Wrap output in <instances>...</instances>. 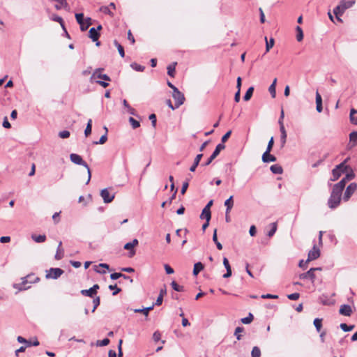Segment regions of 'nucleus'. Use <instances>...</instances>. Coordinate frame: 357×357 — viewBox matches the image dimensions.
<instances>
[{
	"mask_svg": "<svg viewBox=\"0 0 357 357\" xmlns=\"http://www.w3.org/2000/svg\"><path fill=\"white\" fill-rule=\"evenodd\" d=\"M204 268V264L202 262H197L194 265L193 275L197 276Z\"/></svg>",
	"mask_w": 357,
	"mask_h": 357,
	"instance_id": "6ab92c4d",
	"label": "nucleus"
},
{
	"mask_svg": "<svg viewBox=\"0 0 357 357\" xmlns=\"http://www.w3.org/2000/svg\"><path fill=\"white\" fill-rule=\"evenodd\" d=\"M322 319H319V318H316L314 320V325L317 329V331L318 332H319L321 331V328L322 327Z\"/></svg>",
	"mask_w": 357,
	"mask_h": 357,
	"instance_id": "c03bdc74",
	"label": "nucleus"
},
{
	"mask_svg": "<svg viewBox=\"0 0 357 357\" xmlns=\"http://www.w3.org/2000/svg\"><path fill=\"white\" fill-rule=\"evenodd\" d=\"M339 312L342 315L350 317L352 314L351 307L349 305H346V304L342 305L340 306Z\"/></svg>",
	"mask_w": 357,
	"mask_h": 357,
	"instance_id": "f8f14e48",
	"label": "nucleus"
},
{
	"mask_svg": "<svg viewBox=\"0 0 357 357\" xmlns=\"http://www.w3.org/2000/svg\"><path fill=\"white\" fill-rule=\"evenodd\" d=\"M54 1H56L58 3L54 6L56 10H61L62 8H68V4L66 2V0H53Z\"/></svg>",
	"mask_w": 357,
	"mask_h": 357,
	"instance_id": "5701e85b",
	"label": "nucleus"
},
{
	"mask_svg": "<svg viewBox=\"0 0 357 357\" xmlns=\"http://www.w3.org/2000/svg\"><path fill=\"white\" fill-rule=\"evenodd\" d=\"M31 238L36 243H43L45 242L46 240V236L45 235H32Z\"/></svg>",
	"mask_w": 357,
	"mask_h": 357,
	"instance_id": "f704fd0d",
	"label": "nucleus"
},
{
	"mask_svg": "<svg viewBox=\"0 0 357 357\" xmlns=\"http://www.w3.org/2000/svg\"><path fill=\"white\" fill-rule=\"evenodd\" d=\"M99 289V285L96 284L89 289H84L81 291V294L84 296L89 297H93L96 294L97 290Z\"/></svg>",
	"mask_w": 357,
	"mask_h": 357,
	"instance_id": "9b49d317",
	"label": "nucleus"
},
{
	"mask_svg": "<svg viewBox=\"0 0 357 357\" xmlns=\"http://www.w3.org/2000/svg\"><path fill=\"white\" fill-rule=\"evenodd\" d=\"M340 3L343 9L346 10L355 3V0H342Z\"/></svg>",
	"mask_w": 357,
	"mask_h": 357,
	"instance_id": "412c9836",
	"label": "nucleus"
},
{
	"mask_svg": "<svg viewBox=\"0 0 357 357\" xmlns=\"http://www.w3.org/2000/svg\"><path fill=\"white\" fill-rule=\"evenodd\" d=\"M27 283L28 281L26 280V278H23V281L22 282V283L15 284L13 287L14 288L17 289L20 291L26 290L30 287V286H26Z\"/></svg>",
	"mask_w": 357,
	"mask_h": 357,
	"instance_id": "f3484780",
	"label": "nucleus"
},
{
	"mask_svg": "<svg viewBox=\"0 0 357 357\" xmlns=\"http://www.w3.org/2000/svg\"><path fill=\"white\" fill-rule=\"evenodd\" d=\"M107 139V134H105L102 136H101V137L100 138L98 142H94V144H103L106 142Z\"/></svg>",
	"mask_w": 357,
	"mask_h": 357,
	"instance_id": "69168bd1",
	"label": "nucleus"
},
{
	"mask_svg": "<svg viewBox=\"0 0 357 357\" xmlns=\"http://www.w3.org/2000/svg\"><path fill=\"white\" fill-rule=\"evenodd\" d=\"M61 245H62V242L60 241L59 243V245H58V248H57V250H56V253L54 256V258L56 259V260H60L63 258V250L61 248Z\"/></svg>",
	"mask_w": 357,
	"mask_h": 357,
	"instance_id": "393cba45",
	"label": "nucleus"
},
{
	"mask_svg": "<svg viewBox=\"0 0 357 357\" xmlns=\"http://www.w3.org/2000/svg\"><path fill=\"white\" fill-rule=\"evenodd\" d=\"M92 24V20L91 17H86L84 20L83 24L80 25V30L82 31H84L88 29V28Z\"/></svg>",
	"mask_w": 357,
	"mask_h": 357,
	"instance_id": "aec40b11",
	"label": "nucleus"
},
{
	"mask_svg": "<svg viewBox=\"0 0 357 357\" xmlns=\"http://www.w3.org/2000/svg\"><path fill=\"white\" fill-rule=\"evenodd\" d=\"M200 218L205 219L207 222H209L211 218V209L204 208L200 215Z\"/></svg>",
	"mask_w": 357,
	"mask_h": 357,
	"instance_id": "a211bd4d",
	"label": "nucleus"
},
{
	"mask_svg": "<svg viewBox=\"0 0 357 357\" xmlns=\"http://www.w3.org/2000/svg\"><path fill=\"white\" fill-rule=\"evenodd\" d=\"M319 299L321 303L323 304L324 305H330L333 304V302L331 301L329 298H327L326 296L324 294L320 297Z\"/></svg>",
	"mask_w": 357,
	"mask_h": 357,
	"instance_id": "c9c22d12",
	"label": "nucleus"
},
{
	"mask_svg": "<svg viewBox=\"0 0 357 357\" xmlns=\"http://www.w3.org/2000/svg\"><path fill=\"white\" fill-rule=\"evenodd\" d=\"M276 230H277V224L275 222H274V223L272 224V228L268 232V236L269 237L273 236L275 234Z\"/></svg>",
	"mask_w": 357,
	"mask_h": 357,
	"instance_id": "13d9d810",
	"label": "nucleus"
},
{
	"mask_svg": "<svg viewBox=\"0 0 357 357\" xmlns=\"http://www.w3.org/2000/svg\"><path fill=\"white\" fill-rule=\"evenodd\" d=\"M340 326L341 329L342 331H344V332L351 331L354 328V325L348 326L347 324H346L344 323L341 324Z\"/></svg>",
	"mask_w": 357,
	"mask_h": 357,
	"instance_id": "3c124183",
	"label": "nucleus"
},
{
	"mask_svg": "<svg viewBox=\"0 0 357 357\" xmlns=\"http://www.w3.org/2000/svg\"><path fill=\"white\" fill-rule=\"evenodd\" d=\"M70 160L72 162H73L76 165H82L87 169L88 180L86 181V184H88L91 180V173L90 168H89V165H87V163L83 160L82 158L79 155L76 154V153H71L70 155Z\"/></svg>",
	"mask_w": 357,
	"mask_h": 357,
	"instance_id": "f03ea898",
	"label": "nucleus"
},
{
	"mask_svg": "<svg viewBox=\"0 0 357 357\" xmlns=\"http://www.w3.org/2000/svg\"><path fill=\"white\" fill-rule=\"evenodd\" d=\"M317 270H321V268H311L306 273L300 274L299 278L301 280L310 279L312 282H314L315 279L314 271Z\"/></svg>",
	"mask_w": 357,
	"mask_h": 357,
	"instance_id": "0eeeda50",
	"label": "nucleus"
},
{
	"mask_svg": "<svg viewBox=\"0 0 357 357\" xmlns=\"http://www.w3.org/2000/svg\"><path fill=\"white\" fill-rule=\"evenodd\" d=\"M131 68L138 72H142L144 70L145 67L143 66H141L139 64H137V63H132L130 64Z\"/></svg>",
	"mask_w": 357,
	"mask_h": 357,
	"instance_id": "79ce46f5",
	"label": "nucleus"
},
{
	"mask_svg": "<svg viewBox=\"0 0 357 357\" xmlns=\"http://www.w3.org/2000/svg\"><path fill=\"white\" fill-rule=\"evenodd\" d=\"M342 172H341V170H338L335 168H334L333 170H332V177L331 178V181H337L342 175Z\"/></svg>",
	"mask_w": 357,
	"mask_h": 357,
	"instance_id": "c85d7f7f",
	"label": "nucleus"
},
{
	"mask_svg": "<svg viewBox=\"0 0 357 357\" xmlns=\"http://www.w3.org/2000/svg\"><path fill=\"white\" fill-rule=\"evenodd\" d=\"M109 289L110 290L114 291L112 293L113 296H116L117 294H119L121 291V289L120 288L117 287V286L116 284H114V285L110 284L109 286Z\"/></svg>",
	"mask_w": 357,
	"mask_h": 357,
	"instance_id": "6e6d98bb",
	"label": "nucleus"
},
{
	"mask_svg": "<svg viewBox=\"0 0 357 357\" xmlns=\"http://www.w3.org/2000/svg\"><path fill=\"white\" fill-rule=\"evenodd\" d=\"M357 189V184L356 183H350L347 188H346V190L344 192V195L343 197V199L347 202L351 196L354 194V192Z\"/></svg>",
	"mask_w": 357,
	"mask_h": 357,
	"instance_id": "6e6552de",
	"label": "nucleus"
},
{
	"mask_svg": "<svg viewBox=\"0 0 357 357\" xmlns=\"http://www.w3.org/2000/svg\"><path fill=\"white\" fill-rule=\"evenodd\" d=\"M345 185L346 184L344 183V181L341 180L337 183L335 184L333 188L342 192L344 188H345Z\"/></svg>",
	"mask_w": 357,
	"mask_h": 357,
	"instance_id": "8fccbe9b",
	"label": "nucleus"
},
{
	"mask_svg": "<svg viewBox=\"0 0 357 357\" xmlns=\"http://www.w3.org/2000/svg\"><path fill=\"white\" fill-rule=\"evenodd\" d=\"M344 11L340 3L333 9V13L335 16L342 15Z\"/></svg>",
	"mask_w": 357,
	"mask_h": 357,
	"instance_id": "58836bf2",
	"label": "nucleus"
},
{
	"mask_svg": "<svg viewBox=\"0 0 357 357\" xmlns=\"http://www.w3.org/2000/svg\"><path fill=\"white\" fill-rule=\"evenodd\" d=\"M357 114V110L355 109H351L350 110L349 119L350 121L352 124L357 125V116L355 114Z\"/></svg>",
	"mask_w": 357,
	"mask_h": 357,
	"instance_id": "c756f323",
	"label": "nucleus"
},
{
	"mask_svg": "<svg viewBox=\"0 0 357 357\" xmlns=\"http://www.w3.org/2000/svg\"><path fill=\"white\" fill-rule=\"evenodd\" d=\"M92 130V120L89 119L87 122L86 127L84 130V135L86 137H88L91 133Z\"/></svg>",
	"mask_w": 357,
	"mask_h": 357,
	"instance_id": "4c0bfd02",
	"label": "nucleus"
},
{
	"mask_svg": "<svg viewBox=\"0 0 357 357\" xmlns=\"http://www.w3.org/2000/svg\"><path fill=\"white\" fill-rule=\"evenodd\" d=\"M253 315L251 313H249L248 316L241 319V322L244 324H250L253 320Z\"/></svg>",
	"mask_w": 357,
	"mask_h": 357,
	"instance_id": "de8ad7c7",
	"label": "nucleus"
},
{
	"mask_svg": "<svg viewBox=\"0 0 357 357\" xmlns=\"http://www.w3.org/2000/svg\"><path fill=\"white\" fill-rule=\"evenodd\" d=\"M123 248L125 250H130V257H132L135 254V251L133 249L134 246L130 243V242L126 243Z\"/></svg>",
	"mask_w": 357,
	"mask_h": 357,
	"instance_id": "e433bc0d",
	"label": "nucleus"
},
{
	"mask_svg": "<svg viewBox=\"0 0 357 357\" xmlns=\"http://www.w3.org/2000/svg\"><path fill=\"white\" fill-rule=\"evenodd\" d=\"M154 305H152L150 307H144L142 309H135L134 312L135 313H143L145 316H148L149 312L153 309Z\"/></svg>",
	"mask_w": 357,
	"mask_h": 357,
	"instance_id": "bb28decb",
	"label": "nucleus"
},
{
	"mask_svg": "<svg viewBox=\"0 0 357 357\" xmlns=\"http://www.w3.org/2000/svg\"><path fill=\"white\" fill-rule=\"evenodd\" d=\"M100 297L99 296H97L95 298H93V310H92L93 312H95L96 309L100 305Z\"/></svg>",
	"mask_w": 357,
	"mask_h": 357,
	"instance_id": "bf43d9fd",
	"label": "nucleus"
},
{
	"mask_svg": "<svg viewBox=\"0 0 357 357\" xmlns=\"http://www.w3.org/2000/svg\"><path fill=\"white\" fill-rule=\"evenodd\" d=\"M177 65L176 62H173L172 63L169 64L167 69V74L169 76L172 77H174L175 76V69L176 66Z\"/></svg>",
	"mask_w": 357,
	"mask_h": 357,
	"instance_id": "4be33fe9",
	"label": "nucleus"
},
{
	"mask_svg": "<svg viewBox=\"0 0 357 357\" xmlns=\"http://www.w3.org/2000/svg\"><path fill=\"white\" fill-rule=\"evenodd\" d=\"M296 40L298 42H301L303 39V32L301 26H297L296 27Z\"/></svg>",
	"mask_w": 357,
	"mask_h": 357,
	"instance_id": "2f4dec72",
	"label": "nucleus"
},
{
	"mask_svg": "<svg viewBox=\"0 0 357 357\" xmlns=\"http://www.w3.org/2000/svg\"><path fill=\"white\" fill-rule=\"evenodd\" d=\"M274 144V139H273V137H272L268 143V145H267V148H266V151H271L272 149H273V146Z\"/></svg>",
	"mask_w": 357,
	"mask_h": 357,
	"instance_id": "774afa93",
	"label": "nucleus"
},
{
	"mask_svg": "<svg viewBox=\"0 0 357 357\" xmlns=\"http://www.w3.org/2000/svg\"><path fill=\"white\" fill-rule=\"evenodd\" d=\"M103 70L102 68L96 69L92 74L91 79L96 81L97 78L102 79L105 81L109 82L111 80L110 77L106 75L101 73V71Z\"/></svg>",
	"mask_w": 357,
	"mask_h": 357,
	"instance_id": "1a4fd4ad",
	"label": "nucleus"
},
{
	"mask_svg": "<svg viewBox=\"0 0 357 357\" xmlns=\"http://www.w3.org/2000/svg\"><path fill=\"white\" fill-rule=\"evenodd\" d=\"M172 97L175 100L174 107H179L184 103V95L178 89H175L172 93Z\"/></svg>",
	"mask_w": 357,
	"mask_h": 357,
	"instance_id": "7ed1b4c3",
	"label": "nucleus"
},
{
	"mask_svg": "<svg viewBox=\"0 0 357 357\" xmlns=\"http://www.w3.org/2000/svg\"><path fill=\"white\" fill-rule=\"evenodd\" d=\"M100 11H102L105 14H107L111 16H113V15H114L113 13L110 10V8H109V6H102L100 8Z\"/></svg>",
	"mask_w": 357,
	"mask_h": 357,
	"instance_id": "4d7b16f0",
	"label": "nucleus"
},
{
	"mask_svg": "<svg viewBox=\"0 0 357 357\" xmlns=\"http://www.w3.org/2000/svg\"><path fill=\"white\" fill-rule=\"evenodd\" d=\"M129 122L133 129H136L140 126V123L138 121L135 120L133 117L129 118Z\"/></svg>",
	"mask_w": 357,
	"mask_h": 357,
	"instance_id": "49530a36",
	"label": "nucleus"
},
{
	"mask_svg": "<svg viewBox=\"0 0 357 357\" xmlns=\"http://www.w3.org/2000/svg\"><path fill=\"white\" fill-rule=\"evenodd\" d=\"M225 144H218L216 146L215 149L214 150V151L213 152L211 155L208 158V159L206 161V162H204L202 165H203V166H208V165H209L212 162V161L219 155L220 152L222 150L225 149Z\"/></svg>",
	"mask_w": 357,
	"mask_h": 357,
	"instance_id": "20e7f679",
	"label": "nucleus"
},
{
	"mask_svg": "<svg viewBox=\"0 0 357 357\" xmlns=\"http://www.w3.org/2000/svg\"><path fill=\"white\" fill-rule=\"evenodd\" d=\"M202 157H203L202 153H199V154L197 155V156L195 158L192 165L190 167V172H194L195 171V169H196L197 167L199 165Z\"/></svg>",
	"mask_w": 357,
	"mask_h": 357,
	"instance_id": "2eb2a0df",
	"label": "nucleus"
},
{
	"mask_svg": "<svg viewBox=\"0 0 357 357\" xmlns=\"http://www.w3.org/2000/svg\"><path fill=\"white\" fill-rule=\"evenodd\" d=\"M213 241L215 243L216 245V247L219 250H221L222 249V244L218 241V237H217V229H215L213 231Z\"/></svg>",
	"mask_w": 357,
	"mask_h": 357,
	"instance_id": "473e14b6",
	"label": "nucleus"
},
{
	"mask_svg": "<svg viewBox=\"0 0 357 357\" xmlns=\"http://www.w3.org/2000/svg\"><path fill=\"white\" fill-rule=\"evenodd\" d=\"M51 20L59 23H61L63 21V19L56 14H54L51 16Z\"/></svg>",
	"mask_w": 357,
	"mask_h": 357,
	"instance_id": "338daca9",
	"label": "nucleus"
},
{
	"mask_svg": "<svg viewBox=\"0 0 357 357\" xmlns=\"http://www.w3.org/2000/svg\"><path fill=\"white\" fill-rule=\"evenodd\" d=\"M171 286H172V289L176 291H184V287L178 284L175 281L172 282Z\"/></svg>",
	"mask_w": 357,
	"mask_h": 357,
	"instance_id": "ea45409f",
	"label": "nucleus"
},
{
	"mask_svg": "<svg viewBox=\"0 0 357 357\" xmlns=\"http://www.w3.org/2000/svg\"><path fill=\"white\" fill-rule=\"evenodd\" d=\"M300 294L298 293H293L287 295V298L291 301H296L299 298Z\"/></svg>",
	"mask_w": 357,
	"mask_h": 357,
	"instance_id": "0e129e2a",
	"label": "nucleus"
},
{
	"mask_svg": "<svg viewBox=\"0 0 357 357\" xmlns=\"http://www.w3.org/2000/svg\"><path fill=\"white\" fill-rule=\"evenodd\" d=\"M271 151H265L262 155V161L265 163L276 161V157L271 155Z\"/></svg>",
	"mask_w": 357,
	"mask_h": 357,
	"instance_id": "ddd939ff",
	"label": "nucleus"
},
{
	"mask_svg": "<svg viewBox=\"0 0 357 357\" xmlns=\"http://www.w3.org/2000/svg\"><path fill=\"white\" fill-rule=\"evenodd\" d=\"M114 45L117 47L120 56L121 57H124L125 52H124L123 47L121 44H119L116 40H114Z\"/></svg>",
	"mask_w": 357,
	"mask_h": 357,
	"instance_id": "37998d69",
	"label": "nucleus"
},
{
	"mask_svg": "<svg viewBox=\"0 0 357 357\" xmlns=\"http://www.w3.org/2000/svg\"><path fill=\"white\" fill-rule=\"evenodd\" d=\"M75 18H76L77 22L79 24V26L82 25V24H83L84 20H85V19H84V14L82 13H76Z\"/></svg>",
	"mask_w": 357,
	"mask_h": 357,
	"instance_id": "864d4df0",
	"label": "nucleus"
},
{
	"mask_svg": "<svg viewBox=\"0 0 357 357\" xmlns=\"http://www.w3.org/2000/svg\"><path fill=\"white\" fill-rule=\"evenodd\" d=\"M253 91H254V87L253 86H250V88H248V89L247 90L245 94L243 96V100L245 101H248L251 98V97H252V96L253 94Z\"/></svg>",
	"mask_w": 357,
	"mask_h": 357,
	"instance_id": "72a5a7b5",
	"label": "nucleus"
},
{
	"mask_svg": "<svg viewBox=\"0 0 357 357\" xmlns=\"http://www.w3.org/2000/svg\"><path fill=\"white\" fill-rule=\"evenodd\" d=\"M244 331V328L243 327H237L235 329L234 335L236 336V339L238 340H240L241 339V335L240 334Z\"/></svg>",
	"mask_w": 357,
	"mask_h": 357,
	"instance_id": "603ef678",
	"label": "nucleus"
},
{
	"mask_svg": "<svg viewBox=\"0 0 357 357\" xmlns=\"http://www.w3.org/2000/svg\"><path fill=\"white\" fill-rule=\"evenodd\" d=\"M109 343V340L108 338H105L102 340H98L96 342V345L98 347H104L107 346Z\"/></svg>",
	"mask_w": 357,
	"mask_h": 357,
	"instance_id": "5fc2aeb1",
	"label": "nucleus"
},
{
	"mask_svg": "<svg viewBox=\"0 0 357 357\" xmlns=\"http://www.w3.org/2000/svg\"><path fill=\"white\" fill-rule=\"evenodd\" d=\"M270 169L272 173L275 174H281L283 172L282 167L279 165H273L271 166Z\"/></svg>",
	"mask_w": 357,
	"mask_h": 357,
	"instance_id": "cd10ccee",
	"label": "nucleus"
},
{
	"mask_svg": "<svg viewBox=\"0 0 357 357\" xmlns=\"http://www.w3.org/2000/svg\"><path fill=\"white\" fill-rule=\"evenodd\" d=\"M63 273V270L60 268H51L47 271L45 275L47 279H58Z\"/></svg>",
	"mask_w": 357,
	"mask_h": 357,
	"instance_id": "39448f33",
	"label": "nucleus"
},
{
	"mask_svg": "<svg viewBox=\"0 0 357 357\" xmlns=\"http://www.w3.org/2000/svg\"><path fill=\"white\" fill-rule=\"evenodd\" d=\"M100 33L98 31L96 28L92 27L89 29V37L93 40V41H97L100 37Z\"/></svg>",
	"mask_w": 357,
	"mask_h": 357,
	"instance_id": "4468645a",
	"label": "nucleus"
},
{
	"mask_svg": "<svg viewBox=\"0 0 357 357\" xmlns=\"http://www.w3.org/2000/svg\"><path fill=\"white\" fill-rule=\"evenodd\" d=\"M59 136L62 139H66L69 137L70 132L68 130H63L59 132Z\"/></svg>",
	"mask_w": 357,
	"mask_h": 357,
	"instance_id": "e2e57ef3",
	"label": "nucleus"
},
{
	"mask_svg": "<svg viewBox=\"0 0 357 357\" xmlns=\"http://www.w3.org/2000/svg\"><path fill=\"white\" fill-rule=\"evenodd\" d=\"M225 206L226 207V213H229L233 206H234V202H233V196H230L227 199L225 202Z\"/></svg>",
	"mask_w": 357,
	"mask_h": 357,
	"instance_id": "dca6fc26",
	"label": "nucleus"
},
{
	"mask_svg": "<svg viewBox=\"0 0 357 357\" xmlns=\"http://www.w3.org/2000/svg\"><path fill=\"white\" fill-rule=\"evenodd\" d=\"M335 168L338 170H341V172L342 174L344 173L345 172H348L349 169H351V167L349 165H347L343 162H341L340 164L337 165Z\"/></svg>",
	"mask_w": 357,
	"mask_h": 357,
	"instance_id": "7c9ffc66",
	"label": "nucleus"
},
{
	"mask_svg": "<svg viewBox=\"0 0 357 357\" xmlns=\"http://www.w3.org/2000/svg\"><path fill=\"white\" fill-rule=\"evenodd\" d=\"M100 196L105 203H110L114 199V194H111L107 188H105L101 190Z\"/></svg>",
	"mask_w": 357,
	"mask_h": 357,
	"instance_id": "9d476101",
	"label": "nucleus"
},
{
	"mask_svg": "<svg viewBox=\"0 0 357 357\" xmlns=\"http://www.w3.org/2000/svg\"><path fill=\"white\" fill-rule=\"evenodd\" d=\"M342 192L333 188L328 200V206L331 209L336 208L340 204Z\"/></svg>",
	"mask_w": 357,
	"mask_h": 357,
	"instance_id": "f257e3e1",
	"label": "nucleus"
},
{
	"mask_svg": "<svg viewBox=\"0 0 357 357\" xmlns=\"http://www.w3.org/2000/svg\"><path fill=\"white\" fill-rule=\"evenodd\" d=\"M349 144L351 146L357 145V131L351 132L349 134Z\"/></svg>",
	"mask_w": 357,
	"mask_h": 357,
	"instance_id": "b1692460",
	"label": "nucleus"
},
{
	"mask_svg": "<svg viewBox=\"0 0 357 357\" xmlns=\"http://www.w3.org/2000/svg\"><path fill=\"white\" fill-rule=\"evenodd\" d=\"M345 185L346 184L344 183V181L341 180L337 183L335 184L333 188L342 192L344 188H345Z\"/></svg>",
	"mask_w": 357,
	"mask_h": 357,
	"instance_id": "09e8293b",
	"label": "nucleus"
},
{
	"mask_svg": "<svg viewBox=\"0 0 357 357\" xmlns=\"http://www.w3.org/2000/svg\"><path fill=\"white\" fill-rule=\"evenodd\" d=\"M231 134V130H229L227 131L222 137V139H221V143L220 144H223L225 142H226L227 141V139H229V137H230Z\"/></svg>",
	"mask_w": 357,
	"mask_h": 357,
	"instance_id": "052dcab7",
	"label": "nucleus"
},
{
	"mask_svg": "<svg viewBox=\"0 0 357 357\" xmlns=\"http://www.w3.org/2000/svg\"><path fill=\"white\" fill-rule=\"evenodd\" d=\"M265 40H266V52H269L271 48H272L273 46L274 45V39L271 38L270 40L268 41L267 38L265 37Z\"/></svg>",
	"mask_w": 357,
	"mask_h": 357,
	"instance_id": "a19ab883",
	"label": "nucleus"
},
{
	"mask_svg": "<svg viewBox=\"0 0 357 357\" xmlns=\"http://www.w3.org/2000/svg\"><path fill=\"white\" fill-rule=\"evenodd\" d=\"M320 256V250L314 245L311 250L309 251L307 255V259L305 261V264H307V263L312 260H315L319 258Z\"/></svg>",
	"mask_w": 357,
	"mask_h": 357,
	"instance_id": "423d86ee",
	"label": "nucleus"
},
{
	"mask_svg": "<svg viewBox=\"0 0 357 357\" xmlns=\"http://www.w3.org/2000/svg\"><path fill=\"white\" fill-rule=\"evenodd\" d=\"M276 83H277V79L275 78L273 79L272 84L270 85V86L268 88V91L271 93V97L273 98H275V96H276V89H275Z\"/></svg>",
	"mask_w": 357,
	"mask_h": 357,
	"instance_id": "a878e982",
	"label": "nucleus"
},
{
	"mask_svg": "<svg viewBox=\"0 0 357 357\" xmlns=\"http://www.w3.org/2000/svg\"><path fill=\"white\" fill-rule=\"evenodd\" d=\"M252 357H260L261 351L258 347H254L251 352Z\"/></svg>",
	"mask_w": 357,
	"mask_h": 357,
	"instance_id": "a18cd8bd",
	"label": "nucleus"
},
{
	"mask_svg": "<svg viewBox=\"0 0 357 357\" xmlns=\"http://www.w3.org/2000/svg\"><path fill=\"white\" fill-rule=\"evenodd\" d=\"M17 341H18L20 343H26L27 347H30V346H31V341H28V340H26L25 338H24V337H22V336H18V337H17Z\"/></svg>",
	"mask_w": 357,
	"mask_h": 357,
	"instance_id": "680f3d73",
	"label": "nucleus"
}]
</instances>
